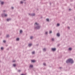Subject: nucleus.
<instances>
[{
	"instance_id": "f257e3e1",
	"label": "nucleus",
	"mask_w": 75,
	"mask_h": 75,
	"mask_svg": "<svg viewBox=\"0 0 75 75\" xmlns=\"http://www.w3.org/2000/svg\"><path fill=\"white\" fill-rule=\"evenodd\" d=\"M66 62L67 64H68L69 63H71V64H74V61L72 59H69L66 61Z\"/></svg>"
},
{
	"instance_id": "f03ea898",
	"label": "nucleus",
	"mask_w": 75,
	"mask_h": 75,
	"mask_svg": "<svg viewBox=\"0 0 75 75\" xmlns=\"http://www.w3.org/2000/svg\"><path fill=\"white\" fill-rule=\"evenodd\" d=\"M35 25V28L36 29H40V24L38 23L37 22L36 23Z\"/></svg>"
},
{
	"instance_id": "7ed1b4c3",
	"label": "nucleus",
	"mask_w": 75,
	"mask_h": 75,
	"mask_svg": "<svg viewBox=\"0 0 75 75\" xmlns=\"http://www.w3.org/2000/svg\"><path fill=\"white\" fill-rule=\"evenodd\" d=\"M4 16L5 17H7V14L4 13H3L2 14V17H3Z\"/></svg>"
},
{
	"instance_id": "20e7f679",
	"label": "nucleus",
	"mask_w": 75,
	"mask_h": 75,
	"mask_svg": "<svg viewBox=\"0 0 75 75\" xmlns=\"http://www.w3.org/2000/svg\"><path fill=\"white\" fill-rule=\"evenodd\" d=\"M29 15H30V16H35V13H29Z\"/></svg>"
},
{
	"instance_id": "39448f33",
	"label": "nucleus",
	"mask_w": 75,
	"mask_h": 75,
	"mask_svg": "<svg viewBox=\"0 0 75 75\" xmlns=\"http://www.w3.org/2000/svg\"><path fill=\"white\" fill-rule=\"evenodd\" d=\"M52 51H55L56 50V48H53L52 49Z\"/></svg>"
},
{
	"instance_id": "423d86ee",
	"label": "nucleus",
	"mask_w": 75,
	"mask_h": 75,
	"mask_svg": "<svg viewBox=\"0 0 75 75\" xmlns=\"http://www.w3.org/2000/svg\"><path fill=\"white\" fill-rule=\"evenodd\" d=\"M32 45V44H29L28 46V47H31V46Z\"/></svg>"
},
{
	"instance_id": "0eeeda50",
	"label": "nucleus",
	"mask_w": 75,
	"mask_h": 75,
	"mask_svg": "<svg viewBox=\"0 0 75 75\" xmlns=\"http://www.w3.org/2000/svg\"><path fill=\"white\" fill-rule=\"evenodd\" d=\"M57 35L58 37H59V36H60V34L59 33H58L57 34Z\"/></svg>"
},
{
	"instance_id": "6e6552de",
	"label": "nucleus",
	"mask_w": 75,
	"mask_h": 75,
	"mask_svg": "<svg viewBox=\"0 0 75 75\" xmlns=\"http://www.w3.org/2000/svg\"><path fill=\"white\" fill-rule=\"evenodd\" d=\"M11 19H10V18H9V19H7V21H10V20H11Z\"/></svg>"
},
{
	"instance_id": "1a4fd4ad",
	"label": "nucleus",
	"mask_w": 75,
	"mask_h": 75,
	"mask_svg": "<svg viewBox=\"0 0 75 75\" xmlns=\"http://www.w3.org/2000/svg\"><path fill=\"white\" fill-rule=\"evenodd\" d=\"M6 37H7V38H8L10 37V35H7L6 36Z\"/></svg>"
},
{
	"instance_id": "9d476101",
	"label": "nucleus",
	"mask_w": 75,
	"mask_h": 75,
	"mask_svg": "<svg viewBox=\"0 0 75 75\" xmlns=\"http://www.w3.org/2000/svg\"><path fill=\"white\" fill-rule=\"evenodd\" d=\"M43 50L44 52L46 51V49L44 48L43 49Z\"/></svg>"
},
{
	"instance_id": "9b49d317",
	"label": "nucleus",
	"mask_w": 75,
	"mask_h": 75,
	"mask_svg": "<svg viewBox=\"0 0 75 75\" xmlns=\"http://www.w3.org/2000/svg\"><path fill=\"white\" fill-rule=\"evenodd\" d=\"M30 68H33V65H30Z\"/></svg>"
},
{
	"instance_id": "f8f14e48",
	"label": "nucleus",
	"mask_w": 75,
	"mask_h": 75,
	"mask_svg": "<svg viewBox=\"0 0 75 75\" xmlns=\"http://www.w3.org/2000/svg\"><path fill=\"white\" fill-rule=\"evenodd\" d=\"M69 51H71L72 50V48L70 47L69 48Z\"/></svg>"
},
{
	"instance_id": "ddd939ff",
	"label": "nucleus",
	"mask_w": 75,
	"mask_h": 75,
	"mask_svg": "<svg viewBox=\"0 0 75 75\" xmlns=\"http://www.w3.org/2000/svg\"><path fill=\"white\" fill-rule=\"evenodd\" d=\"M19 40H20V38H18L16 39V41H19Z\"/></svg>"
},
{
	"instance_id": "4468645a",
	"label": "nucleus",
	"mask_w": 75,
	"mask_h": 75,
	"mask_svg": "<svg viewBox=\"0 0 75 75\" xmlns=\"http://www.w3.org/2000/svg\"><path fill=\"white\" fill-rule=\"evenodd\" d=\"M54 40H55L54 38H52V41H54Z\"/></svg>"
},
{
	"instance_id": "2eb2a0df",
	"label": "nucleus",
	"mask_w": 75,
	"mask_h": 75,
	"mask_svg": "<svg viewBox=\"0 0 75 75\" xmlns=\"http://www.w3.org/2000/svg\"><path fill=\"white\" fill-rule=\"evenodd\" d=\"M46 20H47V21L48 22V21H49L50 19H49V18H47V19H46Z\"/></svg>"
},
{
	"instance_id": "dca6fc26",
	"label": "nucleus",
	"mask_w": 75,
	"mask_h": 75,
	"mask_svg": "<svg viewBox=\"0 0 75 75\" xmlns=\"http://www.w3.org/2000/svg\"><path fill=\"white\" fill-rule=\"evenodd\" d=\"M32 54H35V51H33V52H32Z\"/></svg>"
},
{
	"instance_id": "f3484780",
	"label": "nucleus",
	"mask_w": 75,
	"mask_h": 75,
	"mask_svg": "<svg viewBox=\"0 0 75 75\" xmlns=\"http://www.w3.org/2000/svg\"><path fill=\"white\" fill-rule=\"evenodd\" d=\"M23 33V31H22V30H21L20 31V33Z\"/></svg>"
},
{
	"instance_id": "a211bd4d",
	"label": "nucleus",
	"mask_w": 75,
	"mask_h": 75,
	"mask_svg": "<svg viewBox=\"0 0 75 75\" xmlns=\"http://www.w3.org/2000/svg\"><path fill=\"white\" fill-rule=\"evenodd\" d=\"M31 61L32 62H35V61L34 60H32Z\"/></svg>"
},
{
	"instance_id": "6ab92c4d",
	"label": "nucleus",
	"mask_w": 75,
	"mask_h": 75,
	"mask_svg": "<svg viewBox=\"0 0 75 75\" xmlns=\"http://www.w3.org/2000/svg\"><path fill=\"white\" fill-rule=\"evenodd\" d=\"M57 26H59V25H60L58 23L57 24Z\"/></svg>"
},
{
	"instance_id": "aec40b11",
	"label": "nucleus",
	"mask_w": 75,
	"mask_h": 75,
	"mask_svg": "<svg viewBox=\"0 0 75 75\" xmlns=\"http://www.w3.org/2000/svg\"><path fill=\"white\" fill-rule=\"evenodd\" d=\"M20 3L21 4H22L23 3V1H21L20 2Z\"/></svg>"
},
{
	"instance_id": "412c9836",
	"label": "nucleus",
	"mask_w": 75,
	"mask_h": 75,
	"mask_svg": "<svg viewBox=\"0 0 75 75\" xmlns=\"http://www.w3.org/2000/svg\"><path fill=\"white\" fill-rule=\"evenodd\" d=\"M33 36H31L30 38V39H33Z\"/></svg>"
},
{
	"instance_id": "4be33fe9",
	"label": "nucleus",
	"mask_w": 75,
	"mask_h": 75,
	"mask_svg": "<svg viewBox=\"0 0 75 75\" xmlns=\"http://www.w3.org/2000/svg\"><path fill=\"white\" fill-rule=\"evenodd\" d=\"M4 49V48H3V47H1V50H3Z\"/></svg>"
},
{
	"instance_id": "5701e85b",
	"label": "nucleus",
	"mask_w": 75,
	"mask_h": 75,
	"mask_svg": "<svg viewBox=\"0 0 75 75\" xmlns=\"http://www.w3.org/2000/svg\"><path fill=\"white\" fill-rule=\"evenodd\" d=\"M43 65H45H45H46V63H43Z\"/></svg>"
},
{
	"instance_id": "b1692460",
	"label": "nucleus",
	"mask_w": 75,
	"mask_h": 75,
	"mask_svg": "<svg viewBox=\"0 0 75 75\" xmlns=\"http://www.w3.org/2000/svg\"><path fill=\"white\" fill-rule=\"evenodd\" d=\"M4 4V2H1V4Z\"/></svg>"
},
{
	"instance_id": "393cba45",
	"label": "nucleus",
	"mask_w": 75,
	"mask_h": 75,
	"mask_svg": "<svg viewBox=\"0 0 75 75\" xmlns=\"http://www.w3.org/2000/svg\"><path fill=\"white\" fill-rule=\"evenodd\" d=\"M45 34H46V35H47L48 34V32H45Z\"/></svg>"
},
{
	"instance_id": "a878e982",
	"label": "nucleus",
	"mask_w": 75,
	"mask_h": 75,
	"mask_svg": "<svg viewBox=\"0 0 75 75\" xmlns=\"http://www.w3.org/2000/svg\"><path fill=\"white\" fill-rule=\"evenodd\" d=\"M67 28H68V29H70V27H69V26H68Z\"/></svg>"
},
{
	"instance_id": "bb28decb",
	"label": "nucleus",
	"mask_w": 75,
	"mask_h": 75,
	"mask_svg": "<svg viewBox=\"0 0 75 75\" xmlns=\"http://www.w3.org/2000/svg\"><path fill=\"white\" fill-rule=\"evenodd\" d=\"M13 65L14 67H16V64H13Z\"/></svg>"
},
{
	"instance_id": "cd10ccee",
	"label": "nucleus",
	"mask_w": 75,
	"mask_h": 75,
	"mask_svg": "<svg viewBox=\"0 0 75 75\" xmlns=\"http://www.w3.org/2000/svg\"><path fill=\"white\" fill-rule=\"evenodd\" d=\"M3 42L5 43V42H6V40H4L3 41Z\"/></svg>"
},
{
	"instance_id": "c85d7f7f",
	"label": "nucleus",
	"mask_w": 75,
	"mask_h": 75,
	"mask_svg": "<svg viewBox=\"0 0 75 75\" xmlns=\"http://www.w3.org/2000/svg\"><path fill=\"white\" fill-rule=\"evenodd\" d=\"M18 72H21V70H18Z\"/></svg>"
},
{
	"instance_id": "c756f323",
	"label": "nucleus",
	"mask_w": 75,
	"mask_h": 75,
	"mask_svg": "<svg viewBox=\"0 0 75 75\" xmlns=\"http://www.w3.org/2000/svg\"><path fill=\"white\" fill-rule=\"evenodd\" d=\"M50 33H52V31H50Z\"/></svg>"
},
{
	"instance_id": "7c9ffc66",
	"label": "nucleus",
	"mask_w": 75,
	"mask_h": 75,
	"mask_svg": "<svg viewBox=\"0 0 75 75\" xmlns=\"http://www.w3.org/2000/svg\"><path fill=\"white\" fill-rule=\"evenodd\" d=\"M16 62V61H15V60H14V61H13V62Z\"/></svg>"
},
{
	"instance_id": "2f4dec72",
	"label": "nucleus",
	"mask_w": 75,
	"mask_h": 75,
	"mask_svg": "<svg viewBox=\"0 0 75 75\" xmlns=\"http://www.w3.org/2000/svg\"><path fill=\"white\" fill-rule=\"evenodd\" d=\"M12 8L13 9L14 8V7H12Z\"/></svg>"
},
{
	"instance_id": "473e14b6",
	"label": "nucleus",
	"mask_w": 75,
	"mask_h": 75,
	"mask_svg": "<svg viewBox=\"0 0 75 75\" xmlns=\"http://www.w3.org/2000/svg\"><path fill=\"white\" fill-rule=\"evenodd\" d=\"M69 10H71V9H69Z\"/></svg>"
},
{
	"instance_id": "72a5a7b5",
	"label": "nucleus",
	"mask_w": 75,
	"mask_h": 75,
	"mask_svg": "<svg viewBox=\"0 0 75 75\" xmlns=\"http://www.w3.org/2000/svg\"><path fill=\"white\" fill-rule=\"evenodd\" d=\"M21 75H24V74H21Z\"/></svg>"
},
{
	"instance_id": "f704fd0d",
	"label": "nucleus",
	"mask_w": 75,
	"mask_h": 75,
	"mask_svg": "<svg viewBox=\"0 0 75 75\" xmlns=\"http://www.w3.org/2000/svg\"><path fill=\"white\" fill-rule=\"evenodd\" d=\"M60 69H61V67H60Z\"/></svg>"
},
{
	"instance_id": "c9c22d12",
	"label": "nucleus",
	"mask_w": 75,
	"mask_h": 75,
	"mask_svg": "<svg viewBox=\"0 0 75 75\" xmlns=\"http://www.w3.org/2000/svg\"><path fill=\"white\" fill-rule=\"evenodd\" d=\"M4 11V12L5 11Z\"/></svg>"
},
{
	"instance_id": "e433bc0d",
	"label": "nucleus",
	"mask_w": 75,
	"mask_h": 75,
	"mask_svg": "<svg viewBox=\"0 0 75 75\" xmlns=\"http://www.w3.org/2000/svg\"><path fill=\"white\" fill-rule=\"evenodd\" d=\"M24 1H25V0H23Z\"/></svg>"
},
{
	"instance_id": "4c0bfd02",
	"label": "nucleus",
	"mask_w": 75,
	"mask_h": 75,
	"mask_svg": "<svg viewBox=\"0 0 75 75\" xmlns=\"http://www.w3.org/2000/svg\"><path fill=\"white\" fill-rule=\"evenodd\" d=\"M50 4H51V3H50Z\"/></svg>"
},
{
	"instance_id": "58836bf2",
	"label": "nucleus",
	"mask_w": 75,
	"mask_h": 75,
	"mask_svg": "<svg viewBox=\"0 0 75 75\" xmlns=\"http://www.w3.org/2000/svg\"><path fill=\"white\" fill-rule=\"evenodd\" d=\"M74 20H75V18H74Z\"/></svg>"
}]
</instances>
